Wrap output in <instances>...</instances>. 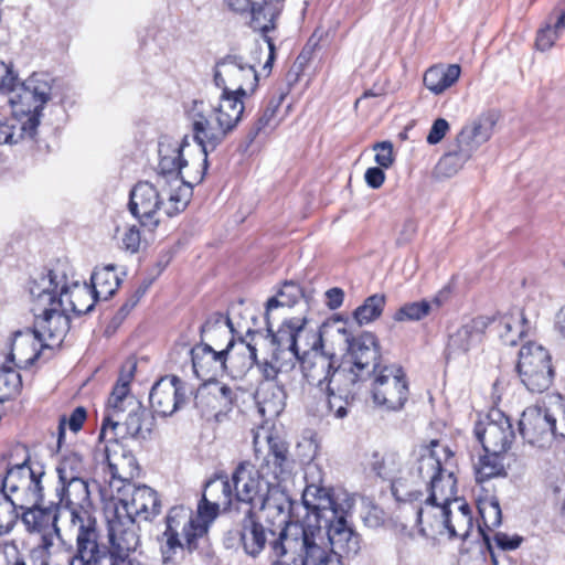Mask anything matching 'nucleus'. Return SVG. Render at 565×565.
Here are the masks:
<instances>
[{
    "mask_svg": "<svg viewBox=\"0 0 565 565\" xmlns=\"http://www.w3.org/2000/svg\"><path fill=\"white\" fill-rule=\"evenodd\" d=\"M36 136V119L26 126L20 119L11 118L0 122V146L17 145L24 140H34Z\"/></svg>",
    "mask_w": 565,
    "mask_h": 565,
    "instance_id": "42",
    "label": "nucleus"
},
{
    "mask_svg": "<svg viewBox=\"0 0 565 565\" xmlns=\"http://www.w3.org/2000/svg\"><path fill=\"white\" fill-rule=\"evenodd\" d=\"M461 68L458 64L447 66L435 65L429 67L424 74V85L431 93L439 95L451 87L458 79Z\"/></svg>",
    "mask_w": 565,
    "mask_h": 565,
    "instance_id": "40",
    "label": "nucleus"
},
{
    "mask_svg": "<svg viewBox=\"0 0 565 565\" xmlns=\"http://www.w3.org/2000/svg\"><path fill=\"white\" fill-rule=\"evenodd\" d=\"M478 510L482 520V524L478 525V531L488 548L491 550V540L486 530L492 531L502 522V512L499 500L494 497L481 500L478 504Z\"/></svg>",
    "mask_w": 565,
    "mask_h": 565,
    "instance_id": "44",
    "label": "nucleus"
},
{
    "mask_svg": "<svg viewBox=\"0 0 565 565\" xmlns=\"http://www.w3.org/2000/svg\"><path fill=\"white\" fill-rule=\"evenodd\" d=\"M361 387V374L354 369L335 371L333 377L323 386L319 402L310 406L313 415L319 417L334 416L344 418L348 415V407L354 402Z\"/></svg>",
    "mask_w": 565,
    "mask_h": 565,
    "instance_id": "8",
    "label": "nucleus"
},
{
    "mask_svg": "<svg viewBox=\"0 0 565 565\" xmlns=\"http://www.w3.org/2000/svg\"><path fill=\"white\" fill-rule=\"evenodd\" d=\"M530 329L531 323L521 309H514L498 320L499 337L505 345H516L519 340L529 333Z\"/></svg>",
    "mask_w": 565,
    "mask_h": 565,
    "instance_id": "37",
    "label": "nucleus"
},
{
    "mask_svg": "<svg viewBox=\"0 0 565 565\" xmlns=\"http://www.w3.org/2000/svg\"><path fill=\"white\" fill-rule=\"evenodd\" d=\"M159 186L149 181L138 182L130 191L128 207L139 223L154 230L160 220L158 213L163 205Z\"/></svg>",
    "mask_w": 565,
    "mask_h": 565,
    "instance_id": "29",
    "label": "nucleus"
},
{
    "mask_svg": "<svg viewBox=\"0 0 565 565\" xmlns=\"http://www.w3.org/2000/svg\"><path fill=\"white\" fill-rule=\"evenodd\" d=\"M498 120L499 115L495 111L482 113L465 124L455 139L475 153L483 143L490 140Z\"/></svg>",
    "mask_w": 565,
    "mask_h": 565,
    "instance_id": "34",
    "label": "nucleus"
},
{
    "mask_svg": "<svg viewBox=\"0 0 565 565\" xmlns=\"http://www.w3.org/2000/svg\"><path fill=\"white\" fill-rule=\"evenodd\" d=\"M449 130V124L444 118H437L427 135V142L429 145H437L440 142Z\"/></svg>",
    "mask_w": 565,
    "mask_h": 565,
    "instance_id": "63",
    "label": "nucleus"
},
{
    "mask_svg": "<svg viewBox=\"0 0 565 565\" xmlns=\"http://www.w3.org/2000/svg\"><path fill=\"white\" fill-rule=\"evenodd\" d=\"M302 502L315 523L322 526L324 540L331 552L341 557L354 556L361 550L360 534L348 522L353 508V499L344 492L317 484H308L302 493Z\"/></svg>",
    "mask_w": 565,
    "mask_h": 565,
    "instance_id": "2",
    "label": "nucleus"
},
{
    "mask_svg": "<svg viewBox=\"0 0 565 565\" xmlns=\"http://www.w3.org/2000/svg\"><path fill=\"white\" fill-rule=\"evenodd\" d=\"M227 7L234 13L246 20L247 25L256 32H260L268 45L269 54L264 65L270 72L275 60V43L268 32L276 29L278 10L273 9L265 0H225Z\"/></svg>",
    "mask_w": 565,
    "mask_h": 565,
    "instance_id": "21",
    "label": "nucleus"
},
{
    "mask_svg": "<svg viewBox=\"0 0 565 565\" xmlns=\"http://www.w3.org/2000/svg\"><path fill=\"white\" fill-rule=\"evenodd\" d=\"M285 97L286 93L279 92L267 100V104L262 110L259 117L249 127L246 134L247 147L256 139L259 134H268L279 125V119H277V111L279 110Z\"/></svg>",
    "mask_w": 565,
    "mask_h": 565,
    "instance_id": "38",
    "label": "nucleus"
},
{
    "mask_svg": "<svg viewBox=\"0 0 565 565\" xmlns=\"http://www.w3.org/2000/svg\"><path fill=\"white\" fill-rule=\"evenodd\" d=\"M431 303L427 300L406 302L402 305L393 315L396 322H417L431 312Z\"/></svg>",
    "mask_w": 565,
    "mask_h": 565,
    "instance_id": "52",
    "label": "nucleus"
},
{
    "mask_svg": "<svg viewBox=\"0 0 565 565\" xmlns=\"http://www.w3.org/2000/svg\"><path fill=\"white\" fill-rule=\"evenodd\" d=\"M205 534L206 526L199 521H189V511L185 508L172 507L166 516V530L160 539L163 559H171L178 550L192 553L198 548V540Z\"/></svg>",
    "mask_w": 565,
    "mask_h": 565,
    "instance_id": "9",
    "label": "nucleus"
},
{
    "mask_svg": "<svg viewBox=\"0 0 565 565\" xmlns=\"http://www.w3.org/2000/svg\"><path fill=\"white\" fill-rule=\"evenodd\" d=\"M372 397L376 405L388 411L403 408L408 398V385L401 367L384 366L375 375Z\"/></svg>",
    "mask_w": 565,
    "mask_h": 565,
    "instance_id": "26",
    "label": "nucleus"
},
{
    "mask_svg": "<svg viewBox=\"0 0 565 565\" xmlns=\"http://www.w3.org/2000/svg\"><path fill=\"white\" fill-rule=\"evenodd\" d=\"M224 352L226 374L233 379L243 377L255 364H258L256 347L245 339H239L237 342L231 339Z\"/></svg>",
    "mask_w": 565,
    "mask_h": 565,
    "instance_id": "35",
    "label": "nucleus"
},
{
    "mask_svg": "<svg viewBox=\"0 0 565 565\" xmlns=\"http://www.w3.org/2000/svg\"><path fill=\"white\" fill-rule=\"evenodd\" d=\"M243 97L244 96L234 94L232 89H222L220 104L213 110L214 115L222 119L227 126H231L232 130H234L242 120L244 113Z\"/></svg>",
    "mask_w": 565,
    "mask_h": 565,
    "instance_id": "41",
    "label": "nucleus"
},
{
    "mask_svg": "<svg viewBox=\"0 0 565 565\" xmlns=\"http://www.w3.org/2000/svg\"><path fill=\"white\" fill-rule=\"evenodd\" d=\"M302 296L303 291L299 284L292 280L285 281L277 294L267 300L265 319L268 320V313H270L273 309L278 307L291 308Z\"/></svg>",
    "mask_w": 565,
    "mask_h": 565,
    "instance_id": "48",
    "label": "nucleus"
},
{
    "mask_svg": "<svg viewBox=\"0 0 565 565\" xmlns=\"http://www.w3.org/2000/svg\"><path fill=\"white\" fill-rule=\"evenodd\" d=\"M475 435L486 452L505 454L515 433L510 418L500 409H492L484 422L477 424Z\"/></svg>",
    "mask_w": 565,
    "mask_h": 565,
    "instance_id": "27",
    "label": "nucleus"
},
{
    "mask_svg": "<svg viewBox=\"0 0 565 565\" xmlns=\"http://www.w3.org/2000/svg\"><path fill=\"white\" fill-rule=\"evenodd\" d=\"M270 481L260 473L259 468L256 469L254 465L243 461L235 468L231 479L226 475H218L209 480L205 491L214 487L220 488L230 507L248 503L255 509Z\"/></svg>",
    "mask_w": 565,
    "mask_h": 565,
    "instance_id": "7",
    "label": "nucleus"
},
{
    "mask_svg": "<svg viewBox=\"0 0 565 565\" xmlns=\"http://www.w3.org/2000/svg\"><path fill=\"white\" fill-rule=\"evenodd\" d=\"M107 462L111 479L126 482L124 486L125 493L115 503V509H120L122 514H127L135 520L137 516L145 521L156 518L161 510L157 491L146 484L135 486L130 483V479L135 477L138 470L136 458L130 452H122L120 462H116L107 455Z\"/></svg>",
    "mask_w": 565,
    "mask_h": 565,
    "instance_id": "6",
    "label": "nucleus"
},
{
    "mask_svg": "<svg viewBox=\"0 0 565 565\" xmlns=\"http://www.w3.org/2000/svg\"><path fill=\"white\" fill-rule=\"evenodd\" d=\"M186 146H189L186 136L181 142L164 138L158 145L157 185L161 195L168 198L167 203L162 206L169 217H173L186 209L192 198L193 185L200 183L189 177L195 175L194 168L183 171L190 164H194L183 157Z\"/></svg>",
    "mask_w": 565,
    "mask_h": 565,
    "instance_id": "4",
    "label": "nucleus"
},
{
    "mask_svg": "<svg viewBox=\"0 0 565 565\" xmlns=\"http://www.w3.org/2000/svg\"><path fill=\"white\" fill-rule=\"evenodd\" d=\"M426 489L429 492L430 501L440 500L444 503H451L452 498L457 494V480L452 472H447L444 469L438 477L430 480Z\"/></svg>",
    "mask_w": 565,
    "mask_h": 565,
    "instance_id": "47",
    "label": "nucleus"
},
{
    "mask_svg": "<svg viewBox=\"0 0 565 565\" xmlns=\"http://www.w3.org/2000/svg\"><path fill=\"white\" fill-rule=\"evenodd\" d=\"M56 472L58 476V482L86 478L87 470L83 456L76 451H71L64 455L56 467Z\"/></svg>",
    "mask_w": 565,
    "mask_h": 565,
    "instance_id": "49",
    "label": "nucleus"
},
{
    "mask_svg": "<svg viewBox=\"0 0 565 565\" xmlns=\"http://www.w3.org/2000/svg\"><path fill=\"white\" fill-rule=\"evenodd\" d=\"M386 298L383 294H374L367 297L364 302L359 306L354 312L353 318L359 326L367 324L381 317Z\"/></svg>",
    "mask_w": 565,
    "mask_h": 565,
    "instance_id": "51",
    "label": "nucleus"
},
{
    "mask_svg": "<svg viewBox=\"0 0 565 565\" xmlns=\"http://www.w3.org/2000/svg\"><path fill=\"white\" fill-rule=\"evenodd\" d=\"M223 323L230 329V332L234 331L232 321L228 317H225L222 312H213L210 315L200 328L201 340H203V335L205 333Z\"/></svg>",
    "mask_w": 565,
    "mask_h": 565,
    "instance_id": "61",
    "label": "nucleus"
},
{
    "mask_svg": "<svg viewBox=\"0 0 565 565\" xmlns=\"http://www.w3.org/2000/svg\"><path fill=\"white\" fill-rule=\"evenodd\" d=\"M192 367L196 377L210 382L226 373L224 350L215 351L202 340L190 350Z\"/></svg>",
    "mask_w": 565,
    "mask_h": 565,
    "instance_id": "33",
    "label": "nucleus"
},
{
    "mask_svg": "<svg viewBox=\"0 0 565 565\" xmlns=\"http://www.w3.org/2000/svg\"><path fill=\"white\" fill-rule=\"evenodd\" d=\"M192 130L203 158L196 163L195 175L189 177L195 182H202L209 167V152L214 151L233 130L216 115L205 116L202 113L193 114Z\"/></svg>",
    "mask_w": 565,
    "mask_h": 565,
    "instance_id": "22",
    "label": "nucleus"
},
{
    "mask_svg": "<svg viewBox=\"0 0 565 565\" xmlns=\"http://www.w3.org/2000/svg\"><path fill=\"white\" fill-rule=\"evenodd\" d=\"M516 372L529 392L543 393L548 390L555 375L548 350L534 342L522 345Z\"/></svg>",
    "mask_w": 565,
    "mask_h": 565,
    "instance_id": "12",
    "label": "nucleus"
},
{
    "mask_svg": "<svg viewBox=\"0 0 565 565\" xmlns=\"http://www.w3.org/2000/svg\"><path fill=\"white\" fill-rule=\"evenodd\" d=\"M502 454L486 452L479 458L475 466L476 480L481 483L495 477L505 476L504 465L501 458Z\"/></svg>",
    "mask_w": 565,
    "mask_h": 565,
    "instance_id": "50",
    "label": "nucleus"
},
{
    "mask_svg": "<svg viewBox=\"0 0 565 565\" xmlns=\"http://www.w3.org/2000/svg\"><path fill=\"white\" fill-rule=\"evenodd\" d=\"M473 153L456 139L440 158L437 168L446 177H452L472 158Z\"/></svg>",
    "mask_w": 565,
    "mask_h": 565,
    "instance_id": "43",
    "label": "nucleus"
},
{
    "mask_svg": "<svg viewBox=\"0 0 565 565\" xmlns=\"http://www.w3.org/2000/svg\"><path fill=\"white\" fill-rule=\"evenodd\" d=\"M186 401L185 383L175 375L157 381L149 394L153 412L162 417L174 414Z\"/></svg>",
    "mask_w": 565,
    "mask_h": 565,
    "instance_id": "30",
    "label": "nucleus"
},
{
    "mask_svg": "<svg viewBox=\"0 0 565 565\" xmlns=\"http://www.w3.org/2000/svg\"><path fill=\"white\" fill-rule=\"evenodd\" d=\"M204 391H206L207 405L217 414L232 409L236 398L232 387L213 380L205 384Z\"/></svg>",
    "mask_w": 565,
    "mask_h": 565,
    "instance_id": "46",
    "label": "nucleus"
},
{
    "mask_svg": "<svg viewBox=\"0 0 565 565\" xmlns=\"http://www.w3.org/2000/svg\"><path fill=\"white\" fill-rule=\"evenodd\" d=\"M227 514L235 524L232 531L238 535L246 554L256 557L268 543L278 537L279 532L274 527H266L259 522L254 505L238 503L228 507Z\"/></svg>",
    "mask_w": 565,
    "mask_h": 565,
    "instance_id": "13",
    "label": "nucleus"
},
{
    "mask_svg": "<svg viewBox=\"0 0 565 565\" xmlns=\"http://www.w3.org/2000/svg\"><path fill=\"white\" fill-rule=\"evenodd\" d=\"M53 83L54 78L45 72H34L23 82L19 79V93L9 102L17 111L26 115V119L21 120L22 125L26 126L35 118L39 127L44 105L52 97Z\"/></svg>",
    "mask_w": 565,
    "mask_h": 565,
    "instance_id": "15",
    "label": "nucleus"
},
{
    "mask_svg": "<svg viewBox=\"0 0 565 565\" xmlns=\"http://www.w3.org/2000/svg\"><path fill=\"white\" fill-rule=\"evenodd\" d=\"M268 319H270V313H268ZM265 320V333L262 330L248 329L246 337H250L252 340L255 335L264 338L269 342L271 360L279 363L281 366L294 367L300 353L297 339L305 331V327L308 322L307 318L294 317L285 319L277 331L273 330L270 320Z\"/></svg>",
    "mask_w": 565,
    "mask_h": 565,
    "instance_id": "11",
    "label": "nucleus"
},
{
    "mask_svg": "<svg viewBox=\"0 0 565 565\" xmlns=\"http://www.w3.org/2000/svg\"><path fill=\"white\" fill-rule=\"evenodd\" d=\"M269 557L271 565H342L308 512L301 523L287 525L270 542Z\"/></svg>",
    "mask_w": 565,
    "mask_h": 565,
    "instance_id": "3",
    "label": "nucleus"
},
{
    "mask_svg": "<svg viewBox=\"0 0 565 565\" xmlns=\"http://www.w3.org/2000/svg\"><path fill=\"white\" fill-rule=\"evenodd\" d=\"M439 452H443L446 459L452 456L450 449L441 446L439 440L436 439L431 440L429 445L420 446L413 452L414 460L408 472L411 482H407V487L419 489L420 482L427 487L430 480L439 476L444 470Z\"/></svg>",
    "mask_w": 565,
    "mask_h": 565,
    "instance_id": "28",
    "label": "nucleus"
},
{
    "mask_svg": "<svg viewBox=\"0 0 565 565\" xmlns=\"http://www.w3.org/2000/svg\"><path fill=\"white\" fill-rule=\"evenodd\" d=\"M136 366L134 361H127L122 366L108 398L109 413L106 416L119 417L121 413L129 408L130 399H135L132 396H129V384L134 377Z\"/></svg>",
    "mask_w": 565,
    "mask_h": 565,
    "instance_id": "36",
    "label": "nucleus"
},
{
    "mask_svg": "<svg viewBox=\"0 0 565 565\" xmlns=\"http://www.w3.org/2000/svg\"><path fill=\"white\" fill-rule=\"evenodd\" d=\"M70 271L67 263L57 262L46 274L30 280L29 291L35 317L34 328L30 332L41 342L43 349L53 347L46 341H62L68 311L76 316L86 315L94 309L97 301L86 288L76 292L70 291L71 286L77 288V282L68 277Z\"/></svg>",
    "mask_w": 565,
    "mask_h": 565,
    "instance_id": "1",
    "label": "nucleus"
},
{
    "mask_svg": "<svg viewBox=\"0 0 565 565\" xmlns=\"http://www.w3.org/2000/svg\"><path fill=\"white\" fill-rule=\"evenodd\" d=\"M492 322H495V319L480 316L460 326L449 335L446 348L447 358L465 354L479 344L486 329Z\"/></svg>",
    "mask_w": 565,
    "mask_h": 565,
    "instance_id": "32",
    "label": "nucleus"
},
{
    "mask_svg": "<svg viewBox=\"0 0 565 565\" xmlns=\"http://www.w3.org/2000/svg\"><path fill=\"white\" fill-rule=\"evenodd\" d=\"M214 83L222 89H232L234 94L247 96L253 94L258 86V74L255 66L245 61L242 55L227 54L217 60L213 74Z\"/></svg>",
    "mask_w": 565,
    "mask_h": 565,
    "instance_id": "20",
    "label": "nucleus"
},
{
    "mask_svg": "<svg viewBox=\"0 0 565 565\" xmlns=\"http://www.w3.org/2000/svg\"><path fill=\"white\" fill-rule=\"evenodd\" d=\"M367 467L379 478L391 481L393 497L401 502L418 501L423 497L420 489L407 487V480L396 475L401 471L402 459L393 449L374 450L367 459Z\"/></svg>",
    "mask_w": 565,
    "mask_h": 565,
    "instance_id": "24",
    "label": "nucleus"
},
{
    "mask_svg": "<svg viewBox=\"0 0 565 565\" xmlns=\"http://www.w3.org/2000/svg\"><path fill=\"white\" fill-rule=\"evenodd\" d=\"M329 329H324L323 324L319 332L315 334V340L309 350L299 353V362L303 376L308 383L316 386L317 392H322L323 386L333 377V373L343 370L337 365L335 354L323 351V334Z\"/></svg>",
    "mask_w": 565,
    "mask_h": 565,
    "instance_id": "23",
    "label": "nucleus"
},
{
    "mask_svg": "<svg viewBox=\"0 0 565 565\" xmlns=\"http://www.w3.org/2000/svg\"><path fill=\"white\" fill-rule=\"evenodd\" d=\"M493 541L500 550L513 551L521 545L523 537L518 534L510 536L507 533L497 532L494 533Z\"/></svg>",
    "mask_w": 565,
    "mask_h": 565,
    "instance_id": "62",
    "label": "nucleus"
},
{
    "mask_svg": "<svg viewBox=\"0 0 565 565\" xmlns=\"http://www.w3.org/2000/svg\"><path fill=\"white\" fill-rule=\"evenodd\" d=\"M126 419L120 423L111 416L103 419L99 440L117 443L118 438H131L138 441L148 440L154 427L153 415L136 399H130Z\"/></svg>",
    "mask_w": 565,
    "mask_h": 565,
    "instance_id": "14",
    "label": "nucleus"
},
{
    "mask_svg": "<svg viewBox=\"0 0 565 565\" xmlns=\"http://www.w3.org/2000/svg\"><path fill=\"white\" fill-rule=\"evenodd\" d=\"M22 388V379L19 372L11 366L0 367V404L18 396Z\"/></svg>",
    "mask_w": 565,
    "mask_h": 565,
    "instance_id": "53",
    "label": "nucleus"
},
{
    "mask_svg": "<svg viewBox=\"0 0 565 565\" xmlns=\"http://www.w3.org/2000/svg\"><path fill=\"white\" fill-rule=\"evenodd\" d=\"M282 482L284 481H270V484L267 486L266 491L257 502L259 503V509H268L270 507L290 503V499L281 486Z\"/></svg>",
    "mask_w": 565,
    "mask_h": 565,
    "instance_id": "55",
    "label": "nucleus"
},
{
    "mask_svg": "<svg viewBox=\"0 0 565 565\" xmlns=\"http://www.w3.org/2000/svg\"><path fill=\"white\" fill-rule=\"evenodd\" d=\"M558 409L553 404H535L526 407L519 420L523 440L537 448H547L558 438L556 419Z\"/></svg>",
    "mask_w": 565,
    "mask_h": 565,
    "instance_id": "18",
    "label": "nucleus"
},
{
    "mask_svg": "<svg viewBox=\"0 0 565 565\" xmlns=\"http://www.w3.org/2000/svg\"><path fill=\"white\" fill-rule=\"evenodd\" d=\"M324 329H332L343 338V343L352 366L358 374H361V383L380 369L381 348L377 337L369 331L353 337L347 329L340 317L331 322L323 323Z\"/></svg>",
    "mask_w": 565,
    "mask_h": 565,
    "instance_id": "10",
    "label": "nucleus"
},
{
    "mask_svg": "<svg viewBox=\"0 0 565 565\" xmlns=\"http://www.w3.org/2000/svg\"><path fill=\"white\" fill-rule=\"evenodd\" d=\"M76 527L75 551L68 565H110L109 547L99 542L95 516L70 520Z\"/></svg>",
    "mask_w": 565,
    "mask_h": 565,
    "instance_id": "19",
    "label": "nucleus"
},
{
    "mask_svg": "<svg viewBox=\"0 0 565 565\" xmlns=\"http://www.w3.org/2000/svg\"><path fill=\"white\" fill-rule=\"evenodd\" d=\"M218 507L220 504L217 502L209 501L204 493L198 505V515L192 516L189 512V521H199L201 525L204 524L206 526L207 532L210 524L217 516Z\"/></svg>",
    "mask_w": 565,
    "mask_h": 565,
    "instance_id": "56",
    "label": "nucleus"
},
{
    "mask_svg": "<svg viewBox=\"0 0 565 565\" xmlns=\"http://www.w3.org/2000/svg\"><path fill=\"white\" fill-rule=\"evenodd\" d=\"M18 85L19 77L13 71L12 65L0 61V92L14 93Z\"/></svg>",
    "mask_w": 565,
    "mask_h": 565,
    "instance_id": "58",
    "label": "nucleus"
},
{
    "mask_svg": "<svg viewBox=\"0 0 565 565\" xmlns=\"http://www.w3.org/2000/svg\"><path fill=\"white\" fill-rule=\"evenodd\" d=\"M55 490L58 508L62 505L70 512V520H79L92 514V501L86 478L61 481Z\"/></svg>",
    "mask_w": 565,
    "mask_h": 565,
    "instance_id": "31",
    "label": "nucleus"
},
{
    "mask_svg": "<svg viewBox=\"0 0 565 565\" xmlns=\"http://www.w3.org/2000/svg\"><path fill=\"white\" fill-rule=\"evenodd\" d=\"M254 450L258 468L265 478L271 481H286L291 477L295 461L288 444L280 436L268 434L264 441H260L259 435H256Z\"/></svg>",
    "mask_w": 565,
    "mask_h": 565,
    "instance_id": "16",
    "label": "nucleus"
},
{
    "mask_svg": "<svg viewBox=\"0 0 565 565\" xmlns=\"http://www.w3.org/2000/svg\"><path fill=\"white\" fill-rule=\"evenodd\" d=\"M440 514V526L446 529L450 539L467 540L473 527V516L457 514L454 510L437 509Z\"/></svg>",
    "mask_w": 565,
    "mask_h": 565,
    "instance_id": "45",
    "label": "nucleus"
},
{
    "mask_svg": "<svg viewBox=\"0 0 565 565\" xmlns=\"http://www.w3.org/2000/svg\"><path fill=\"white\" fill-rule=\"evenodd\" d=\"M559 33L556 32V30L552 26L551 22H547L545 26L541 28L537 31L536 35V47L540 51H546L550 50L555 41L558 39Z\"/></svg>",
    "mask_w": 565,
    "mask_h": 565,
    "instance_id": "60",
    "label": "nucleus"
},
{
    "mask_svg": "<svg viewBox=\"0 0 565 565\" xmlns=\"http://www.w3.org/2000/svg\"><path fill=\"white\" fill-rule=\"evenodd\" d=\"M86 416V409L83 406H78L72 412L68 419H66L65 417H62L60 419L57 438L58 447H61L62 439L65 436V425L67 424L72 431L77 433L83 427Z\"/></svg>",
    "mask_w": 565,
    "mask_h": 565,
    "instance_id": "57",
    "label": "nucleus"
},
{
    "mask_svg": "<svg viewBox=\"0 0 565 565\" xmlns=\"http://www.w3.org/2000/svg\"><path fill=\"white\" fill-rule=\"evenodd\" d=\"M375 162L384 169L390 168L394 162L393 143L391 141L376 142L373 146Z\"/></svg>",
    "mask_w": 565,
    "mask_h": 565,
    "instance_id": "59",
    "label": "nucleus"
},
{
    "mask_svg": "<svg viewBox=\"0 0 565 565\" xmlns=\"http://www.w3.org/2000/svg\"><path fill=\"white\" fill-rule=\"evenodd\" d=\"M58 502L45 500L36 503L29 504L25 508L18 509V519L20 518L25 530L30 534H40L41 544L39 548L31 552V559L33 555L43 551L44 557L49 561V548L53 545V537L60 535L57 522L60 519Z\"/></svg>",
    "mask_w": 565,
    "mask_h": 565,
    "instance_id": "17",
    "label": "nucleus"
},
{
    "mask_svg": "<svg viewBox=\"0 0 565 565\" xmlns=\"http://www.w3.org/2000/svg\"><path fill=\"white\" fill-rule=\"evenodd\" d=\"M451 503H444L440 500L430 501V498L427 497L425 500V505L420 507L416 511V521L418 524L423 523L424 516L427 519V522L431 529L440 526V514L437 509L451 510Z\"/></svg>",
    "mask_w": 565,
    "mask_h": 565,
    "instance_id": "54",
    "label": "nucleus"
},
{
    "mask_svg": "<svg viewBox=\"0 0 565 565\" xmlns=\"http://www.w3.org/2000/svg\"><path fill=\"white\" fill-rule=\"evenodd\" d=\"M92 297L95 300H108L115 295L121 284V278L114 265L96 267L90 276Z\"/></svg>",
    "mask_w": 565,
    "mask_h": 565,
    "instance_id": "39",
    "label": "nucleus"
},
{
    "mask_svg": "<svg viewBox=\"0 0 565 565\" xmlns=\"http://www.w3.org/2000/svg\"><path fill=\"white\" fill-rule=\"evenodd\" d=\"M108 525L110 565H126L129 554L135 552L140 543L136 520L122 514L120 509H114Z\"/></svg>",
    "mask_w": 565,
    "mask_h": 565,
    "instance_id": "25",
    "label": "nucleus"
},
{
    "mask_svg": "<svg viewBox=\"0 0 565 565\" xmlns=\"http://www.w3.org/2000/svg\"><path fill=\"white\" fill-rule=\"evenodd\" d=\"M122 247L131 253L135 254L139 250L141 236L140 232L137 226L132 225L130 226L124 234L122 238Z\"/></svg>",
    "mask_w": 565,
    "mask_h": 565,
    "instance_id": "64",
    "label": "nucleus"
},
{
    "mask_svg": "<svg viewBox=\"0 0 565 565\" xmlns=\"http://www.w3.org/2000/svg\"><path fill=\"white\" fill-rule=\"evenodd\" d=\"M3 459L7 467L2 478V491L9 511L18 514L19 508L44 501L45 468L41 462L31 460L28 447L18 444L3 455Z\"/></svg>",
    "mask_w": 565,
    "mask_h": 565,
    "instance_id": "5",
    "label": "nucleus"
}]
</instances>
